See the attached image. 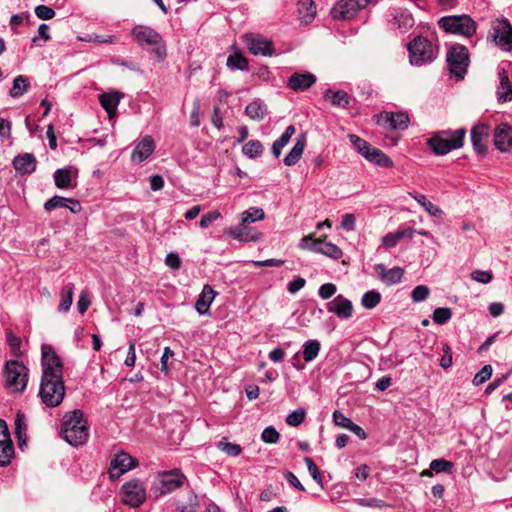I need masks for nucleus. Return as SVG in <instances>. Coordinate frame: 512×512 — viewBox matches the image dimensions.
<instances>
[{
	"mask_svg": "<svg viewBox=\"0 0 512 512\" xmlns=\"http://www.w3.org/2000/svg\"><path fill=\"white\" fill-rule=\"evenodd\" d=\"M41 352L42 377L39 396L45 406L54 408L59 406L65 397L63 364L52 346L43 344Z\"/></svg>",
	"mask_w": 512,
	"mask_h": 512,
	"instance_id": "1",
	"label": "nucleus"
},
{
	"mask_svg": "<svg viewBox=\"0 0 512 512\" xmlns=\"http://www.w3.org/2000/svg\"><path fill=\"white\" fill-rule=\"evenodd\" d=\"M60 436L71 446L84 445L89 438V425L82 410L75 409L63 415Z\"/></svg>",
	"mask_w": 512,
	"mask_h": 512,
	"instance_id": "2",
	"label": "nucleus"
},
{
	"mask_svg": "<svg viewBox=\"0 0 512 512\" xmlns=\"http://www.w3.org/2000/svg\"><path fill=\"white\" fill-rule=\"evenodd\" d=\"M131 36L135 42L157 61L162 62L167 57L166 42L163 37L147 25H136L131 29Z\"/></svg>",
	"mask_w": 512,
	"mask_h": 512,
	"instance_id": "3",
	"label": "nucleus"
},
{
	"mask_svg": "<svg viewBox=\"0 0 512 512\" xmlns=\"http://www.w3.org/2000/svg\"><path fill=\"white\" fill-rule=\"evenodd\" d=\"M465 133L464 129L439 131L427 140V145L436 155H446L463 146Z\"/></svg>",
	"mask_w": 512,
	"mask_h": 512,
	"instance_id": "4",
	"label": "nucleus"
},
{
	"mask_svg": "<svg viewBox=\"0 0 512 512\" xmlns=\"http://www.w3.org/2000/svg\"><path fill=\"white\" fill-rule=\"evenodd\" d=\"M409 62L414 66H423L433 62L437 55V47L427 38L418 36L407 45Z\"/></svg>",
	"mask_w": 512,
	"mask_h": 512,
	"instance_id": "5",
	"label": "nucleus"
},
{
	"mask_svg": "<svg viewBox=\"0 0 512 512\" xmlns=\"http://www.w3.org/2000/svg\"><path fill=\"white\" fill-rule=\"evenodd\" d=\"M185 481L186 476L179 469L164 471L157 475L151 491L156 498H160L182 487Z\"/></svg>",
	"mask_w": 512,
	"mask_h": 512,
	"instance_id": "6",
	"label": "nucleus"
},
{
	"mask_svg": "<svg viewBox=\"0 0 512 512\" xmlns=\"http://www.w3.org/2000/svg\"><path fill=\"white\" fill-rule=\"evenodd\" d=\"M438 25L447 33L470 38L476 32L475 21L466 14L444 16L439 19Z\"/></svg>",
	"mask_w": 512,
	"mask_h": 512,
	"instance_id": "7",
	"label": "nucleus"
},
{
	"mask_svg": "<svg viewBox=\"0 0 512 512\" xmlns=\"http://www.w3.org/2000/svg\"><path fill=\"white\" fill-rule=\"evenodd\" d=\"M28 368L18 360H9L4 366L7 388L14 392H23L28 382Z\"/></svg>",
	"mask_w": 512,
	"mask_h": 512,
	"instance_id": "8",
	"label": "nucleus"
},
{
	"mask_svg": "<svg viewBox=\"0 0 512 512\" xmlns=\"http://www.w3.org/2000/svg\"><path fill=\"white\" fill-rule=\"evenodd\" d=\"M122 502L130 507L141 506L147 497L146 487L140 479H131L121 487Z\"/></svg>",
	"mask_w": 512,
	"mask_h": 512,
	"instance_id": "9",
	"label": "nucleus"
},
{
	"mask_svg": "<svg viewBox=\"0 0 512 512\" xmlns=\"http://www.w3.org/2000/svg\"><path fill=\"white\" fill-rule=\"evenodd\" d=\"M447 63L450 72L457 78L463 79L469 64L468 50L463 45H453L447 53Z\"/></svg>",
	"mask_w": 512,
	"mask_h": 512,
	"instance_id": "10",
	"label": "nucleus"
},
{
	"mask_svg": "<svg viewBox=\"0 0 512 512\" xmlns=\"http://www.w3.org/2000/svg\"><path fill=\"white\" fill-rule=\"evenodd\" d=\"M489 37L502 50H512V26L507 20L495 21L489 31Z\"/></svg>",
	"mask_w": 512,
	"mask_h": 512,
	"instance_id": "11",
	"label": "nucleus"
},
{
	"mask_svg": "<svg viewBox=\"0 0 512 512\" xmlns=\"http://www.w3.org/2000/svg\"><path fill=\"white\" fill-rule=\"evenodd\" d=\"M137 465L135 458L126 452H119L111 459L108 473L111 479H117Z\"/></svg>",
	"mask_w": 512,
	"mask_h": 512,
	"instance_id": "12",
	"label": "nucleus"
},
{
	"mask_svg": "<svg viewBox=\"0 0 512 512\" xmlns=\"http://www.w3.org/2000/svg\"><path fill=\"white\" fill-rule=\"evenodd\" d=\"M304 248L309 249L316 253L324 254L332 259H339L342 257V250L331 242H324L321 240H313L310 236H305L302 239Z\"/></svg>",
	"mask_w": 512,
	"mask_h": 512,
	"instance_id": "13",
	"label": "nucleus"
},
{
	"mask_svg": "<svg viewBox=\"0 0 512 512\" xmlns=\"http://www.w3.org/2000/svg\"><path fill=\"white\" fill-rule=\"evenodd\" d=\"M244 40L247 48L253 55L270 57L274 54L273 42L259 34H246Z\"/></svg>",
	"mask_w": 512,
	"mask_h": 512,
	"instance_id": "14",
	"label": "nucleus"
},
{
	"mask_svg": "<svg viewBox=\"0 0 512 512\" xmlns=\"http://www.w3.org/2000/svg\"><path fill=\"white\" fill-rule=\"evenodd\" d=\"M13 457L14 447L6 422L0 419V466L4 467L10 464Z\"/></svg>",
	"mask_w": 512,
	"mask_h": 512,
	"instance_id": "15",
	"label": "nucleus"
},
{
	"mask_svg": "<svg viewBox=\"0 0 512 512\" xmlns=\"http://www.w3.org/2000/svg\"><path fill=\"white\" fill-rule=\"evenodd\" d=\"M490 127L487 124H478L471 130V141L474 150L478 154H485L486 152V140L489 136Z\"/></svg>",
	"mask_w": 512,
	"mask_h": 512,
	"instance_id": "16",
	"label": "nucleus"
},
{
	"mask_svg": "<svg viewBox=\"0 0 512 512\" xmlns=\"http://www.w3.org/2000/svg\"><path fill=\"white\" fill-rule=\"evenodd\" d=\"M329 312H333L341 319H349L353 313L352 302L342 295H338L327 304Z\"/></svg>",
	"mask_w": 512,
	"mask_h": 512,
	"instance_id": "17",
	"label": "nucleus"
},
{
	"mask_svg": "<svg viewBox=\"0 0 512 512\" xmlns=\"http://www.w3.org/2000/svg\"><path fill=\"white\" fill-rule=\"evenodd\" d=\"M494 145L501 152H508L512 146V128L507 124H500L494 131Z\"/></svg>",
	"mask_w": 512,
	"mask_h": 512,
	"instance_id": "18",
	"label": "nucleus"
},
{
	"mask_svg": "<svg viewBox=\"0 0 512 512\" xmlns=\"http://www.w3.org/2000/svg\"><path fill=\"white\" fill-rule=\"evenodd\" d=\"M155 150V143L151 136L147 135L139 141L132 154L131 159L132 161H136L138 163L143 162L146 160Z\"/></svg>",
	"mask_w": 512,
	"mask_h": 512,
	"instance_id": "19",
	"label": "nucleus"
},
{
	"mask_svg": "<svg viewBox=\"0 0 512 512\" xmlns=\"http://www.w3.org/2000/svg\"><path fill=\"white\" fill-rule=\"evenodd\" d=\"M316 82V77L310 72L305 73H293L287 81V86L294 90H306L310 88Z\"/></svg>",
	"mask_w": 512,
	"mask_h": 512,
	"instance_id": "20",
	"label": "nucleus"
},
{
	"mask_svg": "<svg viewBox=\"0 0 512 512\" xmlns=\"http://www.w3.org/2000/svg\"><path fill=\"white\" fill-rule=\"evenodd\" d=\"M123 94L118 91H109L99 95V101L110 119L116 115L117 107Z\"/></svg>",
	"mask_w": 512,
	"mask_h": 512,
	"instance_id": "21",
	"label": "nucleus"
},
{
	"mask_svg": "<svg viewBox=\"0 0 512 512\" xmlns=\"http://www.w3.org/2000/svg\"><path fill=\"white\" fill-rule=\"evenodd\" d=\"M358 11L354 0H340L332 9L334 19H351Z\"/></svg>",
	"mask_w": 512,
	"mask_h": 512,
	"instance_id": "22",
	"label": "nucleus"
},
{
	"mask_svg": "<svg viewBox=\"0 0 512 512\" xmlns=\"http://www.w3.org/2000/svg\"><path fill=\"white\" fill-rule=\"evenodd\" d=\"M36 158L31 153L18 155L13 160V166L20 174H31L36 169Z\"/></svg>",
	"mask_w": 512,
	"mask_h": 512,
	"instance_id": "23",
	"label": "nucleus"
},
{
	"mask_svg": "<svg viewBox=\"0 0 512 512\" xmlns=\"http://www.w3.org/2000/svg\"><path fill=\"white\" fill-rule=\"evenodd\" d=\"M230 234L233 238L239 241H258L261 237L260 233L254 228L248 227L247 223H241L230 230Z\"/></svg>",
	"mask_w": 512,
	"mask_h": 512,
	"instance_id": "24",
	"label": "nucleus"
},
{
	"mask_svg": "<svg viewBox=\"0 0 512 512\" xmlns=\"http://www.w3.org/2000/svg\"><path fill=\"white\" fill-rule=\"evenodd\" d=\"M392 15L393 25L397 26L403 33L407 32L414 25L413 16L407 9H394Z\"/></svg>",
	"mask_w": 512,
	"mask_h": 512,
	"instance_id": "25",
	"label": "nucleus"
},
{
	"mask_svg": "<svg viewBox=\"0 0 512 512\" xmlns=\"http://www.w3.org/2000/svg\"><path fill=\"white\" fill-rule=\"evenodd\" d=\"M215 292L209 285H205L198 300L196 301L195 308L201 315H205L209 311V307L215 298Z\"/></svg>",
	"mask_w": 512,
	"mask_h": 512,
	"instance_id": "26",
	"label": "nucleus"
},
{
	"mask_svg": "<svg viewBox=\"0 0 512 512\" xmlns=\"http://www.w3.org/2000/svg\"><path fill=\"white\" fill-rule=\"evenodd\" d=\"M500 86L498 90V100L507 102L512 100V83L509 81L507 72L504 69L499 70Z\"/></svg>",
	"mask_w": 512,
	"mask_h": 512,
	"instance_id": "27",
	"label": "nucleus"
},
{
	"mask_svg": "<svg viewBox=\"0 0 512 512\" xmlns=\"http://www.w3.org/2000/svg\"><path fill=\"white\" fill-rule=\"evenodd\" d=\"M298 13L302 23H311L316 15V7L312 0H300L298 2Z\"/></svg>",
	"mask_w": 512,
	"mask_h": 512,
	"instance_id": "28",
	"label": "nucleus"
},
{
	"mask_svg": "<svg viewBox=\"0 0 512 512\" xmlns=\"http://www.w3.org/2000/svg\"><path fill=\"white\" fill-rule=\"evenodd\" d=\"M245 113L250 119L254 121H261L267 115V106L263 101L257 99L246 106Z\"/></svg>",
	"mask_w": 512,
	"mask_h": 512,
	"instance_id": "29",
	"label": "nucleus"
},
{
	"mask_svg": "<svg viewBox=\"0 0 512 512\" xmlns=\"http://www.w3.org/2000/svg\"><path fill=\"white\" fill-rule=\"evenodd\" d=\"M323 97L330 100L332 105L336 107L346 108L350 103L349 96L344 90L333 91L328 89L323 93Z\"/></svg>",
	"mask_w": 512,
	"mask_h": 512,
	"instance_id": "30",
	"label": "nucleus"
},
{
	"mask_svg": "<svg viewBox=\"0 0 512 512\" xmlns=\"http://www.w3.org/2000/svg\"><path fill=\"white\" fill-rule=\"evenodd\" d=\"M305 149V138H298L292 149L285 156L283 162L286 166L295 165L301 158Z\"/></svg>",
	"mask_w": 512,
	"mask_h": 512,
	"instance_id": "31",
	"label": "nucleus"
},
{
	"mask_svg": "<svg viewBox=\"0 0 512 512\" xmlns=\"http://www.w3.org/2000/svg\"><path fill=\"white\" fill-rule=\"evenodd\" d=\"M385 118L393 130H405L408 127L409 117L404 112L387 113Z\"/></svg>",
	"mask_w": 512,
	"mask_h": 512,
	"instance_id": "32",
	"label": "nucleus"
},
{
	"mask_svg": "<svg viewBox=\"0 0 512 512\" xmlns=\"http://www.w3.org/2000/svg\"><path fill=\"white\" fill-rule=\"evenodd\" d=\"M26 431H27L26 417H25L24 413L19 411V412H17L16 417H15V435L18 440V444H19L20 448H22L23 445H26V439H27Z\"/></svg>",
	"mask_w": 512,
	"mask_h": 512,
	"instance_id": "33",
	"label": "nucleus"
},
{
	"mask_svg": "<svg viewBox=\"0 0 512 512\" xmlns=\"http://www.w3.org/2000/svg\"><path fill=\"white\" fill-rule=\"evenodd\" d=\"M365 158L368 161H370L380 167H384V168L393 167L392 159L390 157H388L385 153H383L378 148H372L371 151L369 152V154L365 155Z\"/></svg>",
	"mask_w": 512,
	"mask_h": 512,
	"instance_id": "34",
	"label": "nucleus"
},
{
	"mask_svg": "<svg viewBox=\"0 0 512 512\" xmlns=\"http://www.w3.org/2000/svg\"><path fill=\"white\" fill-rule=\"evenodd\" d=\"M295 133V127L293 125H289L283 134L272 144V153L278 158L281 154L282 149L289 143L291 137Z\"/></svg>",
	"mask_w": 512,
	"mask_h": 512,
	"instance_id": "35",
	"label": "nucleus"
},
{
	"mask_svg": "<svg viewBox=\"0 0 512 512\" xmlns=\"http://www.w3.org/2000/svg\"><path fill=\"white\" fill-rule=\"evenodd\" d=\"M30 86L28 77L24 75H18L13 80V85L9 91V95L12 98H19L28 91Z\"/></svg>",
	"mask_w": 512,
	"mask_h": 512,
	"instance_id": "36",
	"label": "nucleus"
},
{
	"mask_svg": "<svg viewBox=\"0 0 512 512\" xmlns=\"http://www.w3.org/2000/svg\"><path fill=\"white\" fill-rule=\"evenodd\" d=\"M302 354L305 362H312L319 355L321 344L316 339L306 341L302 346Z\"/></svg>",
	"mask_w": 512,
	"mask_h": 512,
	"instance_id": "37",
	"label": "nucleus"
},
{
	"mask_svg": "<svg viewBox=\"0 0 512 512\" xmlns=\"http://www.w3.org/2000/svg\"><path fill=\"white\" fill-rule=\"evenodd\" d=\"M414 200H416L426 212H428L433 217H441L443 215V211L436 205H434L431 201H429L424 194L420 193H410Z\"/></svg>",
	"mask_w": 512,
	"mask_h": 512,
	"instance_id": "38",
	"label": "nucleus"
},
{
	"mask_svg": "<svg viewBox=\"0 0 512 512\" xmlns=\"http://www.w3.org/2000/svg\"><path fill=\"white\" fill-rule=\"evenodd\" d=\"M74 286L72 283L66 284L61 290V301L59 304V311L68 312L73 301Z\"/></svg>",
	"mask_w": 512,
	"mask_h": 512,
	"instance_id": "39",
	"label": "nucleus"
},
{
	"mask_svg": "<svg viewBox=\"0 0 512 512\" xmlns=\"http://www.w3.org/2000/svg\"><path fill=\"white\" fill-rule=\"evenodd\" d=\"M263 145L259 140H250L242 147V152L250 159L259 158L263 154Z\"/></svg>",
	"mask_w": 512,
	"mask_h": 512,
	"instance_id": "40",
	"label": "nucleus"
},
{
	"mask_svg": "<svg viewBox=\"0 0 512 512\" xmlns=\"http://www.w3.org/2000/svg\"><path fill=\"white\" fill-rule=\"evenodd\" d=\"M198 507V497L193 492L187 493V501L184 502L182 500L177 501V510L179 512H196Z\"/></svg>",
	"mask_w": 512,
	"mask_h": 512,
	"instance_id": "41",
	"label": "nucleus"
},
{
	"mask_svg": "<svg viewBox=\"0 0 512 512\" xmlns=\"http://www.w3.org/2000/svg\"><path fill=\"white\" fill-rule=\"evenodd\" d=\"M54 182L56 187L66 189L71 187V172L67 168H61L54 173Z\"/></svg>",
	"mask_w": 512,
	"mask_h": 512,
	"instance_id": "42",
	"label": "nucleus"
},
{
	"mask_svg": "<svg viewBox=\"0 0 512 512\" xmlns=\"http://www.w3.org/2000/svg\"><path fill=\"white\" fill-rule=\"evenodd\" d=\"M382 296L377 290L365 292L361 298V305L365 309H373L381 302Z\"/></svg>",
	"mask_w": 512,
	"mask_h": 512,
	"instance_id": "43",
	"label": "nucleus"
},
{
	"mask_svg": "<svg viewBox=\"0 0 512 512\" xmlns=\"http://www.w3.org/2000/svg\"><path fill=\"white\" fill-rule=\"evenodd\" d=\"M216 447L218 450L224 452L228 456L236 457L239 456L242 452V448L239 444L231 443L227 440V438H223L220 440Z\"/></svg>",
	"mask_w": 512,
	"mask_h": 512,
	"instance_id": "44",
	"label": "nucleus"
},
{
	"mask_svg": "<svg viewBox=\"0 0 512 512\" xmlns=\"http://www.w3.org/2000/svg\"><path fill=\"white\" fill-rule=\"evenodd\" d=\"M430 470L436 473H447L451 474L454 469V464L451 461H448L443 458L434 459L430 462L429 465Z\"/></svg>",
	"mask_w": 512,
	"mask_h": 512,
	"instance_id": "45",
	"label": "nucleus"
},
{
	"mask_svg": "<svg viewBox=\"0 0 512 512\" xmlns=\"http://www.w3.org/2000/svg\"><path fill=\"white\" fill-rule=\"evenodd\" d=\"M264 217V210L258 207H251L241 214V220L247 224L263 220Z\"/></svg>",
	"mask_w": 512,
	"mask_h": 512,
	"instance_id": "46",
	"label": "nucleus"
},
{
	"mask_svg": "<svg viewBox=\"0 0 512 512\" xmlns=\"http://www.w3.org/2000/svg\"><path fill=\"white\" fill-rule=\"evenodd\" d=\"M227 66L231 70L244 71L248 69V61L241 54L236 53L228 57Z\"/></svg>",
	"mask_w": 512,
	"mask_h": 512,
	"instance_id": "47",
	"label": "nucleus"
},
{
	"mask_svg": "<svg viewBox=\"0 0 512 512\" xmlns=\"http://www.w3.org/2000/svg\"><path fill=\"white\" fill-rule=\"evenodd\" d=\"M349 140L353 147L357 150V152L360 153L363 157H365L366 154H369V152L373 148L369 145L367 141H365L364 139L360 138L355 134H350Z\"/></svg>",
	"mask_w": 512,
	"mask_h": 512,
	"instance_id": "48",
	"label": "nucleus"
},
{
	"mask_svg": "<svg viewBox=\"0 0 512 512\" xmlns=\"http://www.w3.org/2000/svg\"><path fill=\"white\" fill-rule=\"evenodd\" d=\"M452 317V311L447 307L436 308L433 312V321L436 324L443 325Z\"/></svg>",
	"mask_w": 512,
	"mask_h": 512,
	"instance_id": "49",
	"label": "nucleus"
},
{
	"mask_svg": "<svg viewBox=\"0 0 512 512\" xmlns=\"http://www.w3.org/2000/svg\"><path fill=\"white\" fill-rule=\"evenodd\" d=\"M6 339H7V343L11 349V352L16 355V356H19L21 355V339L20 337L16 336L11 330H7L6 331Z\"/></svg>",
	"mask_w": 512,
	"mask_h": 512,
	"instance_id": "50",
	"label": "nucleus"
},
{
	"mask_svg": "<svg viewBox=\"0 0 512 512\" xmlns=\"http://www.w3.org/2000/svg\"><path fill=\"white\" fill-rule=\"evenodd\" d=\"M354 502L361 507H370V508H378L382 509L386 506L385 501L379 498H357L354 499Z\"/></svg>",
	"mask_w": 512,
	"mask_h": 512,
	"instance_id": "51",
	"label": "nucleus"
},
{
	"mask_svg": "<svg viewBox=\"0 0 512 512\" xmlns=\"http://www.w3.org/2000/svg\"><path fill=\"white\" fill-rule=\"evenodd\" d=\"M68 201H70V198H65V197L56 195V196L50 198L44 204V208L46 211H52V210H54L56 208H60V207L66 208V207H68Z\"/></svg>",
	"mask_w": 512,
	"mask_h": 512,
	"instance_id": "52",
	"label": "nucleus"
},
{
	"mask_svg": "<svg viewBox=\"0 0 512 512\" xmlns=\"http://www.w3.org/2000/svg\"><path fill=\"white\" fill-rule=\"evenodd\" d=\"M280 439L279 432L273 427H266L261 433V440L267 444H276Z\"/></svg>",
	"mask_w": 512,
	"mask_h": 512,
	"instance_id": "53",
	"label": "nucleus"
},
{
	"mask_svg": "<svg viewBox=\"0 0 512 512\" xmlns=\"http://www.w3.org/2000/svg\"><path fill=\"white\" fill-rule=\"evenodd\" d=\"M384 283L387 285H393L400 282L403 276V270L400 267H393L385 273Z\"/></svg>",
	"mask_w": 512,
	"mask_h": 512,
	"instance_id": "54",
	"label": "nucleus"
},
{
	"mask_svg": "<svg viewBox=\"0 0 512 512\" xmlns=\"http://www.w3.org/2000/svg\"><path fill=\"white\" fill-rule=\"evenodd\" d=\"M430 294V289L426 285L416 286L411 293V298L414 302L419 303L427 299Z\"/></svg>",
	"mask_w": 512,
	"mask_h": 512,
	"instance_id": "55",
	"label": "nucleus"
},
{
	"mask_svg": "<svg viewBox=\"0 0 512 512\" xmlns=\"http://www.w3.org/2000/svg\"><path fill=\"white\" fill-rule=\"evenodd\" d=\"M305 415L304 409H297L287 416L286 423L290 426L297 427L304 421Z\"/></svg>",
	"mask_w": 512,
	"mask_h": 512,
	"instance_id": "56",
	"label": "nucleus"
},
{
	"mask_svg": "<svg viewBox=\"0 0 512 512\" xmlns=\"http://www.w3.org/2000/svg\"><path fill=\"white\" fill-rule=\"evenodd\" d=\"M492 375V366L485 365L483 368L474 376L473 384L475 386H479L486 382Z\"/></svg>",
	"mask_w": 512,
	"mask_h": 512,
	"instance_id": "57",
	"label": "nucleus"
},
{
	"mask_svg": "<svg viewBox=\"0 0 512 512\" xmlns=\"http://www.w3.org/2000/svg\"><path fill=\"white\" fill-rule=\"evenodd\" d=\"M304 462H305L307 469H308L311 477L313 478V480L316 481L317 483L321 484L322 483L321 472H320L319 468L317 467V465L314 463V461L310 457H305Z\"/></svg>",
	"mask_w": 512,
	"mask_h": 512,
	"instance_id": "58",
	"label": "nucleus"
},
{
	"mask_svg": "<svg viewBox=\"0 0 512 512\" xmlns=\"http://www.w3.org/2000/svg\"><path fill=\"white\" fill-rule=\"evenodd\" d=\"M442 351H443V355L440 359V366L443 368V369H448L452 366V350H451V347L445 343L442 345Z\"/></svg>",
	"mask_w": 512,
	"mask_h": 512,
	"instance_id": "59",
	"label": "nucleus"
},
{
	"mask_svg": "<svg viewBox=\"0 0 512 512\" xmlns=\"http://www.w3.org/2000/svg\"><path fill=\"white\" fill-rule=\"evenodd\" d=\"M34 12L41 20H50L55 16V11L46 5L36 6Z\"/></svg>",
	"mask_w": 512,
	"mask_h": 512,
	"instance_id": "60",
	"label": "nucleus"
},
{
	"mask_svg": "<svg viewBox=\"0 0 512 512\" xmlns=\"http://www.w3.org/2000/svg\"><path fill=\"white\" fill-rule=\"evenodd\" d=\"M471 278L476 282L487 284L493 279V274L491 271L475 270L471 273Z\"/></svg>",
	"mask_w": 512,
	"mask_h": 512,
	"instance_id": "61",
	"label": "nucleus"
},
{
	"mask_svg": "<svg viewBox=\"0 0 512 512\" xmlns=\"http://www.w3.org/2000/svg\"><path fill=\"white\" fill-rule=\"evenodd\" d=\"M333 421L337 426L348 429L353 421L340 411L333 412Z\"/></svg>",
	"mask_w": 512,
	"mask_h": 512,
	"instance_id": "62",
	"label": "nucleus"
},
{
	"mask_svg": "<svg viewBox=\"0 0 512 512\" xmlns=\"http://www.w3.org/2000/svg\"><path fill=\"white\" fill-rule=\"evenodd\" d=\"M337 287L333 283H325L320 286L318 294L322 299H329L336 293Z\"/></svg>",
	"mask_w": 512,
	"mask_h": 512,
	"instance_id": "63",
	"label": "nucleus"
},
{
	"mask_svg": "<svg viewBox=\"0 0 512 512\" xmlns=\"http://www.w3.org/2000/svg\"><path fill=\"white\" fill-rule=\"evenodd\" d=\"M306 284V280L300 276L294 278L287 285V290L291 294H295L300 291Z\"/></svg>",
	"mask_w": 512,
	"mask_h": 512,
	"instance_id": "64",
	"label": "nucleus"
}]
</instances>
